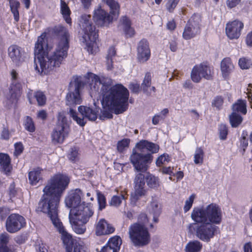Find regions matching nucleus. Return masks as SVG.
<instances>
[{
	"label": "nucleus",
	"instance_id": "16",
	"mask_svg": "<svg viewBox=\"0 0 252 252\" xmlns=\"http://www.w3.org/2000/svg\"><path fill=\"white\" fill-rule=\"evenodd\" d=\"M69 132L68 126L63 120L58 123L52 135V141L55 143H62L67 136Z\"/></svg>",
	"mask_w": 252,
	"mask_h": 252
},
{
	"label": "nucleus",
	"instance_id": "7",
	"mask_svg": "<svg viewBox=\"0 0 252 252\" xmlns=\"http://www.w3.org/2000/svg\"><path fill=\"white\" fill-rule=\"evenodd\" d=\"M136 148L141 153L134 152L130 159L135 169L138 171L145 172L148 168V165L152 162L153 157L151 154H143L147 151V141L141 140L136 144Z\"/></svg>",
	"mask_w": 252,
	"mask_h": 252
},
{
	"label": "nucleus",
	"instance_id": "5",
	"mask_svg": "<svg viewBox=\"0 0 252 252\" xmlns=\"http://www.w3.org/2000/svg\"><path fill=\"white\" fill-rule=\"evenodd\" d=\"M191 219L196 222H208L211 224H220L222 219L220 208L212 203L204 209L194 208L191 215Z\"/></svg>",
	"mask_w": 252,
	"mask_h": 252
},
{
	"label": "nucleus",
	"instance_id": "46",
	"mask_svg": "<svg viewBox=\"0 0 252 252\" xmlns=\"http://www.w3.org/2000/svg\"><path fill=\"white\" fill-rule=\"evenodd\" d=\"M97 200L99 204V209L101 210L106 206V199L103 194L99 192L97 193Z\"/></svg>",
	"mask_w": 252,
	"mask_h": 252
},
{
	"label": "nucleus",
	"instance_id": "28",
	"mask_svg": "<svg viewBox=\"0 0 252 252\" xmlns=\"http://www.w3.org/2000/svg\"><path fill=\"white\" fill-rule=\"evenodd\" d=\"M122 244V240L119 236H115L111 238L105 246L112 250L114 252H118Z\"/></svg>",
	"mask_w": 252,
	"mask_h": 252
},
{
	"label": "nucleus",
	"instance_id": "27",
	"mask_svg": "<svg viewBox=\"0 0 252 252\" xmlns=\"http://www.w3.org/2000/svg\"><path fill=\"white\" fill-rule=\"evenodd\" d=\"M146 189L144 187H134V190L131 193L130 200L133 204H135L136 202L146 194Z\"/></svg>",
	"mask_w": 252,
	"mask_h": 252
},
{
	"label": "nucleus",
	"instance_id": "12",
	"mask_svg": "<svg viewBox=\"0 0 252 252\" xmlns=\"http://www.w3.org/2000/svg\"><path fill=\"white\" fill-rule=\"evenodd\" d=\"M26 224V220L23 216L17 214H12L6 219V229L9 233H15L24 227Z\"/></svg>",
	"mask_w": 252,
	"mask_h": 252
},
{
	"label": "nucleus",
	"instance_id": "62",
	"mask_svg": "<svg viewBox=\"0 0 252 252\" xmlns=\"http://www.w3.org/2000/svg\"><path fill=\"white\" fill-rule=\"evenodd\" d=\"M161 172L164 174H170L172 173V168L170 167H163L161 169Z\"/></svg>",
	"mask_w": 252,
	"mask_h": 252
},
{
	"label": "nucleus",
	"instance_id": "11",
	"mask_svg": "<svg viewBox=\"0 0 252 252\" xmlns=\"http://www.w3.org/2000/svg\"><path fill=\"white\" fill-rule=\"evenodd\" d=\"M78 110L83 117V118L79 117L76 112L72 108H70L69 114L73 120L81 126H84L86 124L85 119H87L89 121H94L97 118L96 112L90 107L80 106L78 108Z\"/></svg>",
	"mask_w": 252,
	"mask_h": 252
},
{
	"label": "nucleus",
	"instance_id": "61",
	"mask_svg": "<svg viewBox=\"0 0 252 252\" xmlns=\"http://www.w3.org/2000/svg\"><path fill=\"white\" fill-rule=\"evenodd\" d=\"M0 252H9V249L6 245L0 243Z\"/></svg>",
	"mask_w": 252,
	"mask_h": 252
},
{
	"label": "nucleus",
	"instance_id": "10",
	"mask_svg": "<svg viewBox=\"0 0 252 252\" xmlns=\"http://www.w3.org/2000/svg\"><path fill=\"white\" fill-rule=\"evenodd\" d=\"M190 231H195L196 236L200 240L208 242L214 236L216 227L208 222H196L190 224Z\"/></svg>",
	"mask_w": 252,
	"mask_h": 252
},
{
	"label": "nucleus",
	"instance_id": "29",
	"mask_svg": "<svg viewBox=\"0 0 252 252\" xmlns=\"http://www.w3.org/2000/svg\"><path fill=\"white\" fill-rule=\"evenodd\" d=\"M202 247L201 243L198 241H190L185 247V252H199Z\"/></svg>",
	"mask_w": 252,
	"mask_h": 252
},
{
	"label": "nucleus",
	"instance_id": "51",
	"mask_svg": "<svg viewBox=\"0 0 252 252\" xmlns=\"http://www.w3.org/2000/svg\"><path fill=\"white\" fill-rule=\"evenodd\" d=\"M227 135V129L225 125H221L220 126V139H225Z\"/></svg>",
	"mask_w": 252,
	"mask_h": 252
},
{
	"label": "nucleus",
	"instance_id": "19",
	"mask_svg": "<svg viewBox=\"0 0 252 252\" xmlns=\"http://www.w3.org/2000/svg\"><path fill=\"white\" fill-rule=\"evenodd\" d=\"M138 59L140 62L147 61L150 57V50L148 41L145 39L141 40L138 45Z\"/></svg>",
	"mask_w": 252,
	"mask_h": 252
},
{
	"label": "nucleus",
	"instance_id": "59",
	"mask_svg": "<svg viewBox=\"0 0 252 252\" xmlns=\"http://www.w3.org/2000/svg\"><path fill=\"white\" fill-rule=\"evenodd\" d=\"M246 42L247 46L252 47V31L247 34Z\"/></svg>",
	"mask_w": 252,
	"mask_h": 252
},
{
	"label": "nucleus",
	"instance_id": "37",
	"mask_svg": "<svg viewBox=\"0 0 252 252\" xmlns=\"http://www.w3.org/2000/svg\"><path fill=\"white\" fill-rule=\"evenodd\" d=\"M11 98L13 101L17 99L21 95V88L20 85L17 84L11 86L10 91Z\"/></svg>",
	"mask_w": 252,
	"mask_h": 252
},
{
	"label": "nucleus",
	"instance_id": "31",
	"mask_svg": "<svg viewBox=\"0 0 252 252\" xmlns=\"http://www.w3.org/2000/svg\"><path fill=\"white\" fill-rule=\"evenodd\" d=\"M61 10L66 22L67 24H71V19L70 17L71 13L70 10L67 4L63 0L61 1Z\"/></svg>",
	"mask_w": 252,
	"mask_h": 252
},
{
	"label": "nucleus",
	"instance_id": "3",
	"mask_svg": "<svg viewBox=\"0 0 252 252\" xmlns=\"http://www.w3.org/2000/svg\"><path fill=\"white\" fill-rule=\"evenodd\" d=\"M90 83V94L95 96L101 85L100 94L102 96V104L104 107L113 110L115 113H122L127 109L129 92L121 84L112 86V81L109 78H99L90 73L87 75Z\"/></svg>",
	"mask_w": 252,
	"mask_h": 252
},
{
	"label": "nucleus",
	"instance_id": "15",
	"mask_svg": "<svg viewBox=\"0 0 252 252\" xmlns=\"http://www.w3.org/2000/svg\"><path fill=\"white\" fill-rule=\"evenodd\" d=\"M161 213V207L158 202L154 201L152 202L146 208V213H141L139 216V219L143 221V223L148 222L149 219L148 216H152L153 220L155 222L158 221V217Z\"/></svg>",
	"mask_w": 252,
	"mask_h": 252
},
{
	"label": "nucleus",
	"instance_id": "17",
	"mask_svg": "<svg viewBox=\"0 0 252 252\" xmlns=\"http://www.w3.org/2000/svg\"><path fill=\"white\" fill-rule=\"evenodd\" d=\"M243 27V23L238 20L229 22L226 25V34L231 39H237L241 35V31Z\"/></svg>",
	"mask_w": 252,
	"mask_h": 252
},
{
	"label": "nucleus",
	"instance_id": "55",
	"mask_svg": "<svg viewBox=\"0 0 252 252\" xmlns=\"http://www.w3.org/2000/svg\"><path fill=\"white\" fill-rule=\"evenodd\" d=\"M8 240V235L6 233H2L0 235V243L7 245Z\"/></svg>",
	"mask_w": 252,
	"mask_h": 252
},
{
	"label": "nucleus",
	"instance_id": "25",
	"mask_svg": "<svg viewBox=\"0 0 252 252\" xmlns=\"http://www.w3.org/2000/svg\"><path fill=\"white\" fill-rule=\"evenodd\" d=\"M0 169L5 174L10 173L12 170L11 159L9 156L4 153H0Z\"/></svg>",
	"mask_w": 252,
	"mask_h": 252
},
{
	"label": "nucleus",
	"instance_id": "24",
	"mask_svg": "<svg viewBox=\"0 0 252 252\" xmlns=\"http://www.w3.org/2000/svg\"><path fill=\"white\" fill-rule=\"evenodd\" d=\"M42 170L40 168L33 169L29 173V180L32 186H35L43 180Z\"/></svg>",
	"mask_w": 252,
	"mask_h": 252
},
{
	"label": "nucleus",
	"instance_id": "47",
	"mask_svg": "<svg viewBox=\"0 0 252 252\" xmlns=\"http://www.w3.org/2000/svg\"><path fill=\"white\" fill-rule=\"evenodd\" d=\"M195 198V195L194 194H192L186 201L184 207L185 212H187L191 208Z\"/></svg>",
	"mask_w": 252,
	"mask_h": 252
},
{
	"label": "nucleus",
	"instance_id": "20",
	"mask_svg": "<svg viewBox=\"0 0 252 252\" xmlns=\"http://www.w3.org/2000/svg\"><path fill=\"white\" fill-rule=\"evenodd\" d=\"M114 228L104 219L97 223L95 227V234L97 236L109 235L114 231Z\"/></svg>",
	"mask_w": 252,
	"mask_h": 252
},
{
	"label": "nucleus",
	"instance_id": "53",
	"mask_svg": "<svg viewBox=\"0 0 252 252\" xmlns=\"http://www.w3.org/2000/svg\"><path fill=\"white\" fill-rule=\"evenodd\" d=\"M121 203V200L120 197L117 196H114L111 200L110 205L111 206L117 207Z\"/></svg>",
	"mask_w": 252,
	"mask_h": 252
},
{
	"label": "nucleus",
	"instance_id": "40",
	"mask_svg": "<svg viewBox=\"0 0 252 252\" xmlns=\"http://www.w3.org/2000/svg\"><path fill=\"white\" fill-rule=\"evenodd\" d=\"M25 126L26 129L31 132H33L35 131V127L34 123L32 119L29 116L26 117Z\"/></svg>",
	"mask_w": 252,
	"mask_h": 252
},
{
	"label": "nucleus",
	"instance_id": "13",
	"mask_svg": "<svg viewBox=\"0 0 252 252\" xmlns=\"http://www.w3.org/2000/svg\"><path fill=\"white\" fill-rule=\"evenodd\" d=\"M213 74V69L212 67L207 65L200 64L193 67L191 73V78L193 82L198 83L202 78L208 80L211 79Z\"/></svg>",
	"mask_w": 252,
	"mask_h": 252
},
{
	"label": "nucleus",
	"instance_id": "18",
	"mask_svg": "<svg viewBox=\"0 0 252 252\" xmlns=\"http://www.w3.org/2000/svg\"><path fill=\"white\" fill-rule=\"evenodd\" d=\"M82 194V191L79 189H76L72 191L65 198L66 205L71 209H76L81 205L85 204V202L81 201Z\"/></svg>",
	"mask_w": 252,
	"mask_h": 252
},
{
	"label": "nucleus",
	"instance_id": "4",
	"mask_svg": "<svg viewBox=\"0 0 252 252\" xmlns=\"http://www.w3.org/2000/svg\"><path fill=\"white\" fill-rule=\"evenodd\" d=\"M93 215L92 210L86 204L76 209H71L69 219L75 232L79 234L84 233L86 229L85 224Z\"/></svg>",
	"mask_w": 252,
	"mask_h": 252
},
{
	"label": "nucleus",
	"instance_id": "50",
	"mask_svg": "<svg viewBox=\"0 0 252 252\" xmlns=\"http://www.w3.org/2000/svg\"><path fill=\"white\" fill-rule=\"evenodd\" d=\"M180 0H169L166 4V8L168 11L172 12L176 7Z\"/></svg>",
	"mask_w": 252,
	"mask_h": 252
},
{
	"label": "nucleus",
	"instance_id": "2",
	"mask_svg": "<svg viewBox=\"0 0 252 252\" xmlns=\"http://www.w3.org/2000/svg\"><path fill=\"white\" fill-rule=\"evenodd\" d=\"M55 32L59 41L54 52L48 54L51 47L48 44L45 33L38 37L35 45V69L41 75L47 74L60 67L67 55L70 37L67 30L59 25L55 28Z\"/></svg>",
	"mask_w": 252,
	"mask_h": 252
},
{
	"label": "nucleus",
	"instance_id": "22",
	"mask_svg": "<svg viewBox=\"0 0 252 252\" xmlns=\"http://www.w3.org/2000/svg\"><path fill=\"white\" fill-rule=\"evenodd\" d=\"M131 25L129 19L126 16H123L119 20L118 27L120 30H123L127 35L132 36L134 35L135 31L131 27Z\"/></svg>",
	"mask_w": 252,
	"mask_h": 252
},
{
	"label": "nucleus",
	"instance_id": "48",
	"mask_svg": "<svg viewBox=\"0 0 252 252\" xmlns=\"http://www.w3.org/2000/svg\"><path fill=\"white\" fill-rule=\"evenodd\" d=\"M14 155L16 157H18L21 154L24 150V146L21 142L15 143L14 144Z\"/></svg>",
	"mask_w": 252,
	"mask_h": 252
},
{
	"label": "nucleus",
	"instance_id": "34",
	"mask_svg": "<svg viewBox=\"0 0 252 252\" xmlns=\"http://www.w3.org/2000/svg\"><path fill=\"white\" fill-rule=\"evenodd\" d=\"M230 123L232 127H237L243 121V118L239 114L233 112L229 116Z\"/></svg>",
	"mask_w": 252,
	"mask_h": 252
},
{
	"label": "nucleus",
	"instance_id": "14",
	"mask_svg": "<svg viewBox=\"0 0 252 252\" xmlns=\"http://www.w3.org/2000/svg\"><path fill=\"white\" fill-rule=\"evenodd\" d=\"M114 17L99 5L94 9L93 20L98 26H107L113 22Z\"/></svg>",
	"mask_w": 252,
	"mask_h": 252
},
{
	"label": "nucleus",
	"instance_id": "39",
	"mask_svg": "<svg viewBox=\"0 0 252 252\" xmlns=\"http://www.w3.org/2000/svg\"><path fill=\"white\" fill-rule=\"evenodd\" d=\"M130 140L129 139H123L118 142L117 144V149L120 152H123L126 148L129 146Z\"/></svg>",
	"mask_w": 252,
	"mask_h": 252
},
{
	"label": "nucleus",
	"instance_id": "33",
	"mask_svg": "<svg viewBox=\"0 0 252 252\" xmlns=\"http://www.w3.org/2000/svg\"><path fill=\"white\" fill-rule=\"evenodd\" d=\"M232 108L233 111L240 112L243 114L247 113L246 103L245 101L239 100L233 105Z\"/></svg>",
	"mask_w": 252,
	"mask_h": 252
},
{
	"label": "nucleus",
	"instance_id": "21",
	"mask_svg": "<svg viewBox=\"0 0 252 252\" xmlns=\"http://www.w3.org/2000/svg\"><path fill=\"white\" fill-rule=\"evenodd\" d=\"M8 54L12 62L17 65H20L25 61V57L17 46H10L8 48Z\"/></svg>",
	"mask_w": 252,
	"mask_h": 252
},
{
	"label": "nucleus",
	"instance_id": "38",
	"mask_svg": "<svg viewBox=\"0 0 252 252\" xmlns=\"http://www.w3.org/2000/svg\"><path fill=\"white\" fill-rule=\"evenodd\" d=\"M145 177L142 173L136 175L134 180V187L145 188Z\"/></svg>",
	"mask_w": 252,
	"mask_h": 252
},
{
	"label": "nucleus",
	"instance_id": "43",
	"mask_svg": "<svg viewBox=\"0 0 252 252\" xmlns=\"http://www.w3.org/2000/svg\"><path fill=\"white\" fill-rule=\"evenodd\" d=\"M252 64L251 61L246 58H242L239 60V65L241 68L243 69H249Z\"/></svg>",
	"mask_w": 252,
	"mask_h": 252
},
{
	"label": "nucleus",
	"instance_id": "52",
	"mask_svg": "<svg viewBox=\"0 0 252 252\" xmlns=\"http://www.w3.org/2000/svg\"><path fill=\"white\" fill-rule=\"evenodd\" d=\"M9 214L8 209L3 207H0V221L3 220Z\"/></svg>",
	"mask_w": 252,
	"mask_h": 252
},
{
	"label": "nucleus",
	"instance_id": "64",
	"mask_svg": "<svg viewBox=\"0 0 252 252\" xmlns=\"http://www.w3.org/2000/svg\"><path fill=\"white\" fill-rule=\"evenodd\" d=\"M244 252H252V248L250 243H247L244 246Z\"/></svg>",
	"mask_w": 252,
	"mask_h": 252
},
{
	"label": "nucleus",
	"instance_id": "23",
	"mask_svg": "<svg viewBox=\"0 0 252 252\" xmlns=\"http://www.w3.org/2000/svg\"><path fill=\"white\" fill-rule=\"evenodd\" d=\"M234 68V66L230 58H225L223 59L220 63V69L222 77L224 79L228 78Z\"/></svg>",
	"mask_w": 252,
	"mask_h": 252
},
{
	"label": "nucleus",
	"instance_id": "54",
	"mask_svg": "<svg viewBox=\"0 0 252 252\" xmlns=\"http://www.w3.org/2000/svg\"><path fill=\"white\" fill-rule=\"evenodd\" d=\"M47 117V113L44 110H41L37 113V118L42 120H45Z\"/></svg>",
	"mask_w": 252,
	"mask_h": 252
},
{
	"label": "nucleus",
	"instance_id": "36",
	"mask_svg": "<svg viewBox=\"0 0 252 252\" xmlns=\"http://www.w3.org/2000/svg\"><path fill=\"white\" fill-rule=\"evenodd\" d=\"M33 95L39 106H43L45 104L46 97L43 92L37 91L34 93Z\"/></svg>",
	"mask_w": 252,
	"mask_h": 252
},
{
	"label": "nucleus",
	"instance_id": "56",
	"mask_svg": "<svg viewBox=\"0 0 252 252\" xmlns=\"http://www.w3.org/2000/svg\"><path fill=\"white\" fill-rule=\"evenodd\" d=\"M241 0H227L226 4L229 8H233L236 6L240 2Z\"/></svg>",
	"mask_w": 252,
	"mask_h": 252
},
{
	"label": "nucleus",
	"instance_id": "60",
	"mask_svg": "<svg viewBox=\"0 0 252 252\" xmlns=\"http://www.w3.org/2000/svg\"><path fill=\"white\" fill-rule=\"evenodd\" d=\"M167 27L168 29L172 31L174 30L176 27V25L174 21H169L167 24Z\"/></svg>",
	"mask_w": 252,
	"mask_h": 252
},
{
	"label": "nucleus",
	"instance_id": "42",
	"mask_svg": "<svg viewBox=\"0 0 252 252\" xmlns=\"http://www.w3.org/2000/svg\"><path fill=\"white\" fill-rule=\"evenodd\" d=\"M68 157L71 161H75L79 159L78 151L76 148H72L70 149Z\"/></svg>",
	"mask_w": 252,
	"mask_h": 252
},
{
	"label": "nucleus",
	"instance_id": "57",
	"mask_svg": "<svg viewBox=\"0 0 252 252\" xmlns=\"http://www.w3.org/2000/svg\"><path fill=\"white\" fill-rule=\"evenodd\" d=\"M82 249V246L75 244L70 249H68L67 252H81Z\"/></svg>",
	"mask_w": 252,
	"mask_h": 252
},
{
	"label": "nucleus",
	"instance_id": "6",
	"mask_svg": "<svg viewBox=\"0 0 252 252\" xmlns=\"http://www.w3.org/2000/svg\"><path fill=\"white\" fill-rule=\"evenodd\" d=\"M90 15H83L80 20V26L84 32L83 38L86 44L87 50L89 52L94 54L98 49L96 41L98 35L95 28L90 23Z\"/></svg>",
	"mask_w": 252,
	"mask_h": 252
},
{
	"label": "nucleus",
	"instance_id": "32",
	"mask_svg": "<svg viewBox=\"0 0 252 252\" xmlns=\"http://www.w3.org/2000/svg\"><path fill=\"white\" fill-rule=\"evenodd\" d=\"M199 27H194L193 25L187 26L183 32V36L186 39H189L195 36L199 32Z\"/></svg>",
	"mask_w": 252,
	"mask_h": 252
},
{
	"label": "nucleus",
	"instance_id": "45",
	"mask_svg": "<svg viewBox=\"0 0 252 252\" xmlns=\"http://www.w3.org/2000/svg\"><path fill=\"white\" fill-rule=\"evenodd\" d=\"M151 81V75L149 73L146 74L142 84V87L144 92H146L147 91V89H148L149 87H150Z\"/></svg>",
	"mask_w": 252,
	"mask_h": 252
},
{
	"label": "nucleus",
	"instance_id": "35",
	"mask_svg": "<svg viewBox=\"0 0 252 252\" xmlns=\"http://www.w3.org/2000/svg\"><path fill=\"white\" fill-rule=\"evenodd\" d=\"M148 186L151 188H157L159 186L158 179L152 175H148L146 178Z\"/></svg>",
	"mask_w": 252,
	"mask_h": 252
},
{
	"label": "nucleus",
	"instance_id": "30",
	"mask_svg": "<svg viewBox=\"0 0 252 252\" xmlns=\"http://www.w3.org/2000/svg\"><path fill=\"white\" fill-rule=\"evenodd\" d=\"M9 2V5L11 12L12 13L14 19L18 21L19 19V9L20 4L17 0H8Z\"/></svg>",
	"mask_w": 252,
	"mask_h": 252
},
{
	"label": "nucleus",
	"instance_id": "58",
	"mask_svg": "<svg viewBox=\"0 0 252 252\" xmlns=\"http://www.w3.org/2000/svg\"><path fill=\"white\" fill-rule=\"evenodd\" d=\"M129 89L132 92L137 93L140 90L139 85L137 83H131L130 84Z\"/></svg>",
	"mask_w": 252,
	"mask_h": 252
},
{
	"label": "nucleus",
	"instance_id": "63",
	"mask_svg": "<svg viewBox=\"0 0 252 252\" xmlns=\"http://www.w3.org/2000/svg\"><path fill=\"white\" fill-rule=\"evenodd\" d=\"M112 117H113V115L112 114H111L109 112H105L103 113L102 116H101V118L102 119H104L105 118L111 119V118H112Z\"/></svg>",
	"mask_w": 252,
	"mask_h": 252
},
{
	"label": "nucleus",
	"instance_id": "44",
	"mask_svg": "<svg viewBox=\"0 0 252 252\" xmlns=\"http://www.w3.org/2000/svg\"><path fill=\"white\" fill-rule=\"evenodd\" d=\"M170 161L169 157L168 155L163 154L160 156L156 160L157 165L161 166L163 164H166Z\"/></svg>",
	"mask_w": 252,
	"mask_h": 252
},
{
	"label": "nucleus",
	"instance_id": "26",
	"mask_svg": "<svg viewBox=\"0 0 252 252\" xmlns=\"http://www.w3.org/2000/svg\"><path fill=\"white\" fill-rule=\"evenodd\" d=\"M110 8L109 13L114 17H117L120 14V6L118 2L114 0H102Z\"/></svg>",
	"mask_w": 252,
	"mask_h": 252
},
{
	"label": "nucleus",
	"instance_id": "1",
	"mask_svg": "<svg viewBox=\"0 0 252 252\" xmlns=\"http://www.w3.org/2000/svg\"><path fill=\"white\" fill-rule=\"evenodd\" d=\"M70 181L69 177L65 174L57 173L52 175L43 189V194L38 206L39 211L47 214L50 217L54 226L61 234L64 244H68L71 236L65 230L58 218V207Z\"/></svg>",
	"mask_w": 252,
	"mask_h": 252
},
{
	"label": "nucleus",
	"instance_id": "49",
	"mask_svg": "<svg viewBox=\"0 0 252 252\" xmlns=\"http://www.w3.org/2000/svg\"><path fill=\"white\" fill-rule=\"evenodd\" d=\"M158 149L159 146L158 145L147 141V151L155 153L158 152Z\"/></svg>",
	"mask_w": 252,
	"mask_h": 252
},
{
	"label": "nucleus",
	"instance_id": "9",
	"mask_svg": "<svg viewBox=\"0 0 252 252\" xmlns=\"http://www.w3.org/2000/svg\"><path fill=\"white\" fill-rule=\"evenodd\" d=\"M84 83L81 78H77L70 84L69 91L65 97L66 104L70 107H75L82 101L80 93Z\"/></svg>",
	"mask_w": 252,
	"mask_h": 252
},
{
	"label": "nucleus",
	"instance_id": "8",
	"mask_svg": "<svg viewBox=\"0 0 252 252\" xmlns=\"http://www.w3.org/2000/svg\"><path fill=\"white\" fill-rule=\"evenodd\" d=\"M144 224L134 223L129 227V238L136 246H143L150 242V233Z\"/></svg>",
	"mask_w": 252,
	"mask_h": 252
},
{
	"label": "nucleus",
	"instance_id": "41",
	"mask_svg": "<svg viewBox=\"0 0 252 252\" xmlns=\"http://www.w3.org/2000/svg\"><path fill=\"white\" fill-rule=\"evenodd\" d=\"M204 153L202 149L198 148L196 150L194 155V163L195 164H202L203 160Z\"/></svg>",
	"mask_w": 252,
	"mask_h": 252
}]
</instances>
